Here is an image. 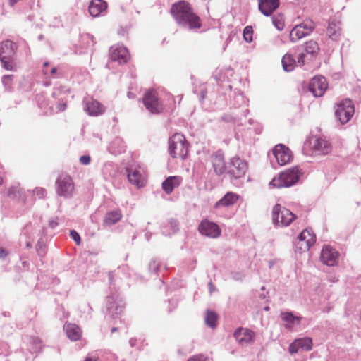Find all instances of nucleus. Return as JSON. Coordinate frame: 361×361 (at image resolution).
<instances>
[{
    "label": "nucleus",
    "mask_w": 361,
    "mask_h": 361,
    "mask_svg": "<svg viewBox=\"0 0 361 361\" xmlns=\"http://www.w3.org/2000/svg\"><path fill=\"white\" fill-rule=\"evenodd\" d=\"M171 13L176 23L190 30L200 28L202 25L200 17L195 14L190 6L185 1H180L172 5Z\"/></svg>",
    "instance_id": "nucleus-1"
},
{
    "label": "nucleus",
    "mask_w": 361,
    "mask_h": 361,
    "mask_svg": "<svg viewBox=\"0 0 361 361\" xmlns=\"http://www.w3.org/2000/svg\"><path fill=\"white\" fill-rule=\"evenodd\" d=\"M301 173L298 167H292L282 171L278 177L274 178L269 183L273 188H288L298 182Z\"/></svg>",
    "instance_id": "nucleus-2"
},
{
    "label": "nucleus",
    "mask_w": 361,
    "mask_h": 361,
    "mask_svg": "<svg viewBox=\"0 0 361 361\" xmlns=\"http://www.w3.org/2000/svg\"><path fill=\"white\" fill-rule=\"evenodd\" d=\"M189 144L181 133H175L169 140V152L173 158L185 159L188 152Z\"/></svg>",
    "instance_id": "nucleus-3"
},
{
    "label": "nucleus",
    "mask_w": 361,
    "mask_h": 361,
    "mask_svg": "<svg viewBox=\"0 0 361 361\" xmlns=\"http://www.w3.org/2000/svg\"><path fill=\"white\" fill-rule=\"evenodd\" d=\"M56 194L64 199H70L74 196L75 185L71 177L67 174H61L55 182Z\"/></svg>",
    "instance_id": "nucleus-4"
},
{
    "label": "nucleus",
    "mask_w": 361,
    "mask_h": 361,
    "mask_svg": "<svg viewBox=\"0 0 361 361\" xmlns=\"http://www.w3.org/2000/svg\"><path fill=\"white\" fill-rule=\"evenodd\" d=\"M272 217L274 223L282 227L289 226L296 219L292 212L280 204L274 207Z\"/></svg>",
    "instance_id": "nucleus-5"
},
{
    "label": "nucleus",
    "mask_w": 361,
    "mask_h": 361,
    "mask_svg": "<svg viewBox=\"0 0 361 361\" xmlns=\"http://www.w3.org/2000/svg\"><path fill=\"white\" fill-rule=\"evenodd\" d=\"M124 310V302L117 292L112 293L106 298V311L111 317L121 314Z\"/></svg>",
    "instance_id": "nucleus-6"
},
{
    "label": "nucleus",
    "mask_w": 361,
    "mask_h": 361,
    "mask_svg": "<svg viewBox=\"0 0 361 361\" xmlns=\"http://www.w3.org/2000/svg\"><path fill=\"white\" fill-rule=\"evenodd\" d=\"M354 112L353 102L350 99H345L338 104L335 115L342 124H345L350 121Z\"/></svg>",
    "instance_id": "nucleus-7"
},
{
    "label": "nucleus",
    "mask_w": 361,
    "mask_h": 361,
    "mask_svg": "<svg viewBox=\"0 0 361 361\" xmlns=\"http://www.w3.org/2000/svg\"><path fill=\"white\" fill-rule=\"evenodd\" d=\"M143 103L146 109L152 114H159L163 109L162 103L154 90H148L145 94Z\"/></svg>",
    "instance_id": "nucleus-8"
},
{
    "label": "nucleus",
    "mask_w": 361,
    "mask_h": 361,
    "mask_svg": "<svg viewBox=\"0 0 361 361\" xmlns=\"http://www.w3.org/2000/svg\"><path fill=\"white\" fill-rule=\"evenodd\" d=\"M316 241L314 234L310 229L303 230L298 237L296 248L301 252L310 250Z\"/></svg>",
    "instance_id": "nucleus-9"
},
{
    "label": "nucleus",
    "mask_w": 361,
    "mask_h": 361,
    "mask_svg": "<svg viewBox=\"0 0 361 361\" xmlns=\"http://www.w3.org/2000/svg\"><path fill=\"white\" fill-rule=\"evenodd\" d=\"M247 170V163L239 157H233L230 161L229 174L234 178H240L245 176Z\"/></svg>",
    "instance_id": "nucleus-10"
},
{
    "label": "nucleus",
    "mask_w": 361,
    "mask_h": 361,
    "mask_svg": "<svg viewBox=\"0 0 361 361\" xmlns=\"http://www.w3.org/2000/svg\"><path fill=\"white\" fill-rule=\"evenodd\" d=\"M328 88V84L324 76H315L310 82L309 90L315 97H322Z\"/></svg>",
    "instance_id": "nucleus-11"
},
{
    "label": "nucleus",
    "mask_w": 361,
    "mask_h": 361,
    "mask_svg": "<svg viewBox=\"0 0 361 361\" xmlns=\"http://www.w3.org/2000/svg\"><path fill=\"white\" fill-rule=\"evenodd\" d=\"M199 232L207 237L216 238L221 235V229L219 226L207 219L203 220L199 225Z\"/></svg>",
    "instance_id": "nucleus-12"
},
{
    "label": "nucleus",
    "mask_w": 361,
    "mask_h": 361,
    "mask_svg": "<svg viewBox=\"0 0 361 361\" xmlns=\"http://www.w3.org/2000/svg\"><path fill=\"white\" fill-rule=\"evenodd\" d=\"M273 154L280 166L288 164L292 159L291 151L282 144H278L275 146L273 149Z\"/></svg>",
    "instance_id": "nucleus-13"
},
{
    "label": "nucleus",
    "mask_w": 361,
    "mask_h": 361,
    "mask_svg": "<svg viewBox=\"0 0 361 361\" xmlns=\"http://www.w3.org/2000/svg\"><path fill=\"white\" fill-rule=\"evenodd\" d=\"M128 179L129 182L140 188L143 187L145 180V170L141 166L127 169Z\"/></svg>",
    "instance_id": "nucleus-14"
},
{
    "label": "nucleus",
    "mask_w": 361,
    "mask_h": 361,
    "mask_svg": "<svg viewBox=\"0 0 361 361\" xmlns=\"http://www.w3.org/2000/svg\"><path fill=\"white\" fill-rule=\"evenodd\" d=\"M255 336V334L253 331L246 328H238L233 334L234 338L242 346L252 343Z\"/></svg>",
    "instance_id": "nucleus-15"
},
{
    "label": "nucleus",
    "mask_w": 361,
    "mask_h": 361,
    "mask_svg": "<svg viewBox=\"0 0 361 361\" xmlns=\"http://www.w3.org/2000/svg\"><path fill=\"white\" fill-rule=\"evenodd\" d=\"M84 104V110L92 116H98L102 114L105 110L100 102L93 99H85Z\"/></svg>",
    "instance_id": "nucleus-16"
},
{
    "label": "nucleus",
    "mask_w": 361,
    "mask_h": 361,
    "mask_svg": "<svg viewBox=\"0 0 361 361\" xmlns=\"http://www.w3.org/2000/svg\"><path fill=\"white\" fill-rule=\"evenodd\" d=\"M110 57L112 61H117L119 64L126 63L129 59L128 51L123 46L112 47L110 49Z\"/></svg>",
    "instance_id": "nucleus-17"
},
{
    "label": "nucleus",
    "mask_w": 361,
    "mask_h": 361,
    "mask_svg": "<svg viewBox=\"0 0 361 361\" xmlns=\"http://www.w3.org/2000/svg\"><path fill=\"white\" fill-rule=\"evenodd\" d=\"M321 261L327 266H334L338 260V252L329 245H325L321 252Z\"/></svg>",
    "instance_id": "nucleus-18"
},
{
    "label": "nucleus",
    "mask_w": 361,
    "mask_h": 361,
    "mask_svg": "<svg viewBox=\"0 0 361 361\" xmlns=\"http://www.w3.org/2000/svg\"><path fill=\"white\" fill-rule=\"evenodd\" d=\"M279 0H259L258 8L265 16H271L279 8Z\"/></svg>",
    "instance_id": "nucleus-19"
},
{
    "label": "nucleus",
    "mask_w": 361,
    "mask_h": 361,
    "mask_svg": "<svg viewBox=\"0 0 361 361\" xmlns=\"http://www.w3.org/2000/svg\"><path fill=\"white\" fill-rule=\"evenodd\" d=\"M311 145L314 152L317 154H327L331 150L330 143L321 137H314Z\"/></svg>",
    "instance_id": "nucleus-20"
},
{
    "label": "nucleus",
    "mask_w": 361,
    "mask_h": 361,
    "mask_svg": "<svg viewBox=\"0 0 361 361\" xmlns=\"http://www.w3.org/2000/svg\"><path fill=\"white\" fill-rule=\"evenodd\" d=\"M326 35L334 41L339 39L341 35V22L337 19H331L329 23Z\"/></svg>",
    "instance_id": "nucleus-21"
},
{
    "label": "nucleus",
    "mask_w": 361,
    "mask_h": 361,
    "mask_svg": "<svg viewBox=\"0 0 361 361\" xmlns=\"http://www.w3.org/2000/svg\"><path fill=\"white\" fill-rule=\"evenodd\" d=\"M212 163L216 175L220 176L225 172L226 165L222 152H217L213 154L212 157Z\"/></svg>",
    "instance_id": "nucleus-22"
},
{
    "label": "nucleus",
    "mask_w": 361,
    "mask_h": 361,
    "mask_svg": "<svg viewBox=\"0 0 361 361\" xmlns=\"http://www.w3.org/2000/svg\"><path fill=\"white\" fill-rule=\"evenodd\" d=\"M238 199V195L232 192H228L222 198L216 202L214 208L220 209L222 207H231L237 202Z\"/></svg>",
    "instance_id": "nucleus-23"
},
{
    "label": "nucleus",
    "mask_w": 361,
    "mask_h": 361,
    "mask_svg": "<svg viewBox=\"0 0 361 361\" xmlns=\"http://www.w3.org/2000/svg\"><path fill=\"white\" fill-rule=\"evenodd\" d=\"M17 48L16 44L11 40H6L0 44V59L12 58Z\"/></svg>",
    "instance_id": "nucleus-24"
},
{
    "label": "nucleus",
    "mask_w": 361,
    "mask_h": 361,
    "mask_svg": "<svg viewBox=\"0 0 361 361\" xmlns=\"http://www.w3.org/2000/svg\"><path fill=\"white\" fill-rule=\"evenodd\" d=\"M181 183V178L179 176H169L162 183V189L166 194H171L173 190L178 187Z\"/></svg>",
    "instance_id": "nucleus-25"
},
{
    "label": "nucleus",
    "mask_w": 361,
    "mask_h": 361,
    "mask_svg": "<svg viewBox=\"0 0 361 361\" xmlns=\"http://www.w3.org/2000/svg\"><path fill=\"white\" fill-rule=\"evenodd\" d=\"M107 8L106 3L103 0H92L89 5V12L92 17L99 16Z\"/></svg>",
    "instance_id": "nucleus-26"
},
{
    "label": "nucleus",
    "mask_w": 361,
    "mask_h": 361,
    "mask_svg": "<svg viewBox=\"0 0 361 361\" xmlns=\"http://www.w3.org/2000/svg\"><path fill=\"white\" fill-rule=\"evenodd\" d=\"M108 150L114 155H117L124 152L126 150L124 141L118 137L114 138L110 143Z\"/></svg>",
    "instance_id": "nucleus-27"
},
{
    "label": "nucleus",
    "mask_w": 361,
    "mask_h": 361,
    "mask_svg": "<svg viewBox=\"0 0 361 361\" xmlns=\"http://www.w3.org/2000/svg\"><path fill=\"white\" fill-rule=\"evenodd\" d=\"M67 336L71 341H76L79 340L82 336L80 328L74 324H66L64 326Z\"/></svg>",
    "instance_id": "nucleus-28"
},
{
    "label": "nucleus",
    "mask_w": 361,
    "mask_h": 361,
    "mask_svg": "<svg viewBox=\"0 0 361 361\" xmlns=\"http://www.w3.org/2000/svg\"><path fill=\"white\" fill-rule=\"evenodd\" d=\"M179 229L178 223L173 219H169L162 228V233L165 235H171L176 233Z\"/></svg>",
    "instance_id": "nucleus-29"
},
{
    "label": "nucleus",
    "mask_w": 361,
    "mask_h": 361,
    "mask_svg": "<svg viewBox=\"0 0 361 361\" xmlns=\"http://www.w3.org/2000/svg\"><path fill=\"white\" fill-rule=\"evenodd\" d=\"M283 68L285 71L290 72L293 71L296 66V61L290 54H286L281 60Z\"/></svg>",
    "instance_id": "nucleus-30"
},
{
    "label": "nucleus",
    "mask_w": 361,
    "mask_h": 361,
    "mask_svg": "<svg viewBox=\"0 0 361 361\" xmlns=\"http://www.w3.org/2000/svg\"><path fill=\"white\" fill-rule=\"evenodd\" d=\"M121 214L119 210H114L106 214L104 223L105 225L111 226L117 223L121 219Z\"/></svg>",
    "instance_id": "nucleus-31"
},
{
    "label": "nucleus",
    "mask_w": 361,
    "mask_h": 361,
    "mask_svg": "<svg viewBox=\"0 0 361 361\" xmlns=\"http://www.w3.org/2000/svg\"><path fill=\"white\" fill-rule=\"evenodd\" d=\"M306 36L307 35L302 30L301 25H295L290 32V39L292 42H296Z\"/></svg>",
    "instance_id": "nucleus-32"
},
{
    "label": "nucleus",
    "mask_w": 361,
    "mask_h": 361,
    "mask_svg": "<svg viewBox=\"0 0 361 361\" xmlns=\"http://www.w3.org/2000/svg\"><path fill=\"white\" fill-rule=\"evenodd\" d=\"M49 62H44L43 64V69L42 72L43 74L47 78H59L61 76L60 73L57 72V68L56 67H51V68H49Z\"/></svg>",
    "instance_id": "nucleus-33"
},
{
    "label": "nucleus",
    "mask_w": 361,
    "mask_h": 361,
    "mask_svg": "<svg viewBox=\"0 0 361 361\" xmlns=\"http://www.w3.org/2000/svg\"><path fill=\"white\" fill-rule=\"evenodd\" d=\"M319 51V47L317 42L314 40H310L305 43V51L307 54H310L312 56H317Z\"/></svg>",
    "instance_id": "nucleus-34"
},
{
    "label": "nucleus",
    "mask_w": 361,
    "mask_h": 361,
    "mask_svg": "<svg viewBox=\"0 0 361 361\" xmlns=\"http://www.w3.org/2000/svg\"><path fill=\"white\" fill-rule=\"evenodd\" d=\"M298 345L302 350L308 351L312 349V341L309 337L295 339V344Z\"/></svg>",
    "instance_id": "nucleus-35"
},
{
    "label": "nucleus",
    "mask_w": 361,
    "mask_h": 361,
    "mask_svg": "<svg viewBox=\"0 0 361 361\" xmlns=\"http://www.w3.org/2000/svg\"><path fill=\"white\" fill-rule=\"evenodd\" d=\"M8 195L13 199L21 200L23 198L22 188L19 185H12L8 189Z\"/></svg>",
    "instance_id": "nucleus-36"
},
{
    "label": "nucleus",
    "mask_w": 361,
    "mask_h": 361,
    "mask_svg": "<svg viewBox=\"0 0 361 361\" xmlns=\"http://www.w3.org/2000/svg\"><path fill=\"white\" fill-rule=\"evenodd\" d=\"M233 106L235 108H239L242 106L247 107L248 99H247L241 92L236 94L234 97Z\"/></svg>",
    "instance_id": "nucleus-37"
},
{
    "label": "nucleus",
    "mask_w": 361,
    "mask_h": 361,
    "mask_svg": "<svg viewBox=\"0 0 361 361\" xmlns=\"http://www.w3.org/2000/svg\"><path fill=\"white\" fill-rule=\"evenodd\" d=\"M281 317L283 321L291 324H299L301 321V317L293 315L292 312H282Z\"/></svg>",
    "instance_id": "nucleus-38"
},
{
    "label": "nucleus",
    "mask_w": 361,
    "mask_h": 361,
    "mask_svg": "<svg viewBox=\"0 0 361 361\" xmlns=\"http://www.w3.org/2000/svg\"><path fill=\"white\" fill-rule=\"evenodd\" d=\"M217 318L218 316L215 312L212 311H207L205 317L206 324L212 329L215 328L216 326Z\"/></svg>",
    "instance_id": "nucleus-39"
},
{
    "label": "nucleus",
    "mask_w": 361,
    "mask_h": 361,
    "mask_svg": "<svg viewBox=\"0 0 361 361\" xmlns=\"http://www.w3.org/2000/svg\"><path fill=\"white\" fill-rule=\"evenodd\" d=\"M29 342L31 345L29 350L31 353H37L39 352L42 348L41 341L37 337H30L29 338Z\"/></svg>",
    "instance_id": "nucleus-40"
},
{
    "label": "nucleus",
    "mask_w": 361,
    "mask_h": 361,
    "mask_svg": "<svg viewBox=\"0 0 361 361\" xmlns=\"http://www.w3.org/2000/svg\"><path fill=\"white\" fill-rule=\"evenodd\" d=\"M301 25L302 30L307 35H309L315 28V23L310 19H306L302 23L298 24Z\"/></svg>",
    "instance_id": "nucleus-41"
},
{
    "label": "nucleus",
    "mask_w": 361,
    "mask_h": 361,
    "mask_svg": "<svg viewBox=\"0 0 361 361\" xmlns=\"http://www.w3.org/2000/svg\"><path fill=\"white\" fill-rule=\"evenodd\" d=\"M11 58L0 59L2 66L6 71H16V66Z\"/></svg>",
    "instance_id": "nucleus-42"
},
{
    "label": "nucleus",
    "mask_w": 361,
    "mask_h": 361,
    "mask_svg": "<svg viewBox=\"0 0 361 361\" xmlns=\"http://www.w3.org/2000/svg\"><path fill=\"white\" fill-rule=\"evenodd\" d=\"M253 29L251 26H246L243 30V37L247 42H252Z\"/></svg>",
    "instance_id": "nucleus-43"
},
{
    "label": "nucleus",
    "mask_w": 361,
    "mask_h": 361,
    "mask_svg": "<svg viewBox=\"0 0 361 361\" xmlns=\"http://www.w3.org/2000/svg\"><path fill=\"white\" fill-rule=\"evenodd\" d=\"M13 79V75H5L1 78V82L6 90H8L11 87Z\"/></svg>",
    "instance_id": "nucleus-44"
},
{
    "label": "nucleus",
    "mask_w": 361,
    "mask_h": 361,
    "mask_svg": "<svg viewBox=\"0 0 361 361\" xmlns=\"http://www.w3.org/2000/svg\"><path fill=\"white\" fill-rule=\"evenodd\" d=\"M160 262L156 259H152L149 263V270L152 272L156 273L160 267Z\"/></svg>",
    "instance_id": "nucleus-45"
},
{
    "label": "nucleus",
    "mask_w": 361,
    "mask_h": 361,
    "mask_svg": "<svg viewBox=\"0 0 361 361\" xmlns=\"http://www.w3.org/2000/svg\"><path fill=\"white\" fill-rule=\"evenodd\" d=\"M272 23L277 30H283L284 24H283V21L282 20V18L281 16L280 17L273 16L272 17Z\"/></svg>",
    "instance_id": "nucleus-46"
},
{
    "label": "nucleus",
    "mask_w": 361,
    "mask_h": 361,
    "mask_svg": "<svg viewBox=\"0 0 361 361\" xmlns=\"http://www.w3.org/2000/svg\"><path fill=\"white\" fill-rule=\"evenodd\" d=\"M33 193L36 195L39 199H42L46 196L47 191L43 188H36L33 190Z\"/></svg>",
    "instance_id": "nucleus-47"
},
{
    "label": "nucleus",
    "mask_w": 361,
    "mask_h": 361,
    "mask_svg": "<svg viewBox=\"0 0 361 361\" xmlns=\"http://www.w3.org/2000/svg\"><path fill=\"white\" fill-rule=\"evenodd\" d=\"M70 235H71V238L75 242V243L77 245H80V242H81L80 237V235L78 234V233L76 231L71 230L70 231Z\"/></svg>",
    "instance_id": "nucleus-48"
},
{
    "label": "nucleus",
    "mask_w": 361,
    "mask_h": 361,
    "mask_svg": "<svg viewBox=\"0 0 361 361\" xmlns=\"http://www.w3.org/2000/svg\"><path fill=\"white\" fill-rule=\"evenodd\" d=\"M207 357L202 354H198L190 357L187 361H207Z\"/></svg>",
    "instance_id": "nucleus-49"
},
{
    "label": "nucleus",
    "mask_w": 361,
    "mask_h": 361,
    "mask_svg": "<svg viewBox=\"0 0 361 361\" xmlns=\"http://www.w3.org/2000/svg\"><path fill=\"white\" fill-rule=\"evenodd\" d=\"M295 344V340L289 345L288 351L290 354L297 353L301 348L298 345Z\"/></svg>",
    "instance_id": "nucleus-50"
},
{
    "label": "nucleus",
    "mask_w": 361,
    "mask_h": 361,
    "mask_svg": "<svg viewBox=\"0 0 361 361\" xmlns=\"http://www.w3.org/2000/svg\"><path fill=\"white\" fill-rule=\"evenodd\" d=\"M91 161V157L90 155H82L80 157V162L82 165H89Z\"/></svg>",
    "instance_id": "nucleus-51"
},
{
    "label": "nucleus",
    "mask_w": 361,
    "mask_h": 361,
    "mask_svg": "<svg viewBox=\"0 0 361 361\" xmlns=\"http://www.w3.org/2000/svg\"><path fill=\"white\" fill-rule=\"evenodd\" d=\"M221 119L225 122H234L235 120V118L231 115V114H225L221 117Z\"/></svg>",
    "instance_id": "nucleus-52"
},
{
    "label": "nucleus",
    "mask_w": 361,
    "mask_h": 361,
    "mask_svg": "<svg viewBox=\"0 0 361 361\" xmlns=\"http://www.w3.org/2000/svg\"><path fill=\"white\" fill-rule=\"evenodd\" d=\"M305 54L301 53L298 56V60L296 61V64H298L300 66H302L305 64Z\"/></svg>",
    "instance_id": "nucleus-53"
},
{
    "label": "nucleus",
    "mask_w": 361,
    "mask_h": 361,
    "mask_svg": "<svg viewBox=\"0 0 361 361\" xmlns=\"http://www.w3.org/2000/svg\"><path fill=\"white\" fill-rule=\"evenodd\" d=\"M83 37L90 40L92 46L95 44L94 37L92 35L90 34H85L83 35Z\"/></svg>",
    "instance_id": "nucleus-54"
},
{
    "label": "nucleus",
    "mask_w": 361,
    "mask_h": 361,
    "mask_svg": "<svg viewBox=\"0 0 361 361\" xmlns=\"http://www.w3.org/2000/svg\"><path fill=\"white\" fill-rule=\"evenodd\" d=\"M57 109L59 111H63L66 109V103H59L57 105Z\"/></svg>",
    "instance_id": "nucleus-55"
},
{
    "label": "nucleus",
    "mask_w": 361,
    "mask_h": 361,
    "mask_svg": "<svg viewBox=\"0 0 361 361\" xmlns=\"http://www.w3.org/2000/svg\"><path fill=\"white\" fill-rule=\"evenodd\" d=\"M8 255L5 249L0 247V259H4Z\"/></svg>",
    "instance_id": "nucleus-56"
},
{
    "label": "nucleus",
    "mask_w": 361,
    "mask_h": 361,
    "mask_svg": "<svg viewBox=\"0 0 361 361\" xmlns=\"http://www.w3.org/2000/svg\"><path fill=\"white\" fill-rule=\"evenodd\" d=\"M37 251L38 255L40 256H42L43 255H44V252H45L44 250L39 245L37 246Z\"/></svg>",
    "instance_id": "nucleus-57"
},
{
    "label": "nucleus",
    "mask_w": 361,
    "mask_h": 361,
    "mask_svg": "<svg viewBox=\"0 0 361 361\" xmlns=\"http://www.w3.org/2000/svg\"><path fill=\"white\" fill-rule=\"evenodd\" d=\"M60 93H61V90L56 89L54 90V92L52 93V97L56 99L59 96Z\"/></svg>",
    "instance_id": "nucleus-58"
},
{
    "label": "nucleus",
    "mask_w": 361,
    "mask_h": 361,
    "mask_svg": "<svg viewBox=\"0 0 361 361\" xmlns=\"http://www.w3.org/2000/svg\"><path fill=\"white\" fill-rule=\"evenodd\" d=\"M84 361H99L97 357H87Z\"/></svg>",
    "instance_id": "nucleus-59"
},
{
    "label": "nucleus",
    "mask_w": 361,
    "mask_h": 361,
    "mask_svg": "<svg viewBox=\"0 0 361 361\" xmlns=\"http://www.w3.org/2000/svg\"><path fill=\"white\" fill-rule=\"evenodd\" d=\"M209 287L210 293H212L215 290V286L213 285L212 282L209 283Z\"/></svg>",
    "instance_id": "nucleus-60"
},
{
    "label": "nucleus",
    "mask_w": 361,
    "mask_h": 361,
    "mask_svg": "<svg viewBox=\"0 0 361 361\" xmlns=\"http://www.w3.org/2000/svg\"><path fill=\"white\" fill-rule=\"evenodd\" d=\"M109 279L110 281V285L112 286V284H113V272H110L109 274Z\"/></svg>",
    "instance_id": "nucleus-61"
},
{
    "label": "nucleus",
    "mask_w": 361,
    "mask_h": 361,
    "mask_svg": "<svg viewBox=\"0 0 361 361\" xmlns=\"http://www.w3.org/2000/svg\"><path fill=\"white\" fill-rule=\"evenodd\" d=\"M249 112H250V111H249L247 108H246V109H245L243 111V112H242L243 116L244 117H246V116H247V114H249Z\"/></svg>",
    "instance_id": "nucleus-62"
},
{
    "label": "nucleus",
    "mask_w": 361,
    "mask_h": 361,
    "mask_svg": "<svg viewBox=\"0 0 361 361\" xmlns=\"http://www.w3.org/2000/svg\"><path fill=\"white\" fill-rule=\"evenodd\" d=\"M128 97L130 98V99H132L134 97V95L133 93H131L130 92H128Z\"/></svg>",
    "instance_id": "nucleus-63"
},
{
    "label": "nucleus",
    "mask_w": 361,
    "mask_h": 361,
    "mask_svg": "<svg viewBox=\"0 0 361 361\" xmlns=\"http://www.w3.org/2000/svg\"><path fill=\"white\" fill-rule=\"evenodd\" d=\"M134 342H135V340H133V339H132V338L129 341L130 345L131 346H133V345H134Z\"/></svg>",
    "instance_id": "nucleus-64"
}]
</instances>
